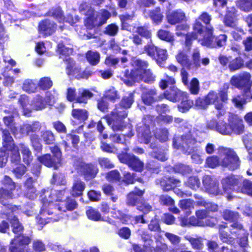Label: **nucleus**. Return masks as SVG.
Wrapping results in <instances>:
<instances>
[{
	"instance_id": "obj_3",
	"label": "nucleus",
	"mask_w": 252,
	"mask_h": 252,
	"mask_svg": "<svg viewBox=\"0 0 252 252\" xmlns=\"http://www.w3.org/2000/svg\"><path fill=\"white\" fill-rule=\"evenodd\" d=\"M210 20L208 24H204L203 35L198 39L202 46L211 49H217L224 47L226 45L228 37L226 34L222 33L218 35L214 34V28L211 25Z\"/></svg>"
},
{
	"instance_id": "obj_16",
	"label": "nucleus",
	"mask_w": 252,
	"mask_h": 252,
	"mask_svg": "<svg viewBox=\"0 0 252 252\" xmlns=\"http://www.w3.org/2000/svg\"><path fill=\"white\" fill-rule=\"evenodd\" d=\"M57 28V25L55 22L49 19H44L38 23L37 30L39 34L46 37L54 33Z\"/></svg>"
},
{
	"instance_id": "obj_35",
	"label": "nucleus",
	"mask_w": 252,
	"mask_h": 252,
	"mask_svg": "<svg viewBox=\"0 0 252 252\" xmlns=\"http://www.w3.org/2000/svg\"><path fill=\"white\" fill-rule=\"evenodd\" d=\"M19 146L22 155L23 161L28 166L31 164L33 160L32 152L29 147L24 143H20Z\"/></svg>"
},
{
	"instance_id": "obj_64",
	"label": "nucleus",
	"mask_w": 252,
	"mask_h": 252,
	"mask_svg": "<svg viewBox=\"0 0 252 252\" xmlns=\"http://www.w3.org/2000/svg\"><path fill=\"white\" fill-rule=\"evenodd\" d=\"M103 98L110 101L114 102L120 98V96L117 91L114 87H112L105 92L103 94Z\"/></svg>"
},
{
	"instance_id": "obj_18",
	"label": "nucleus",
	"mask_w": 252,
	"mask_h": 252,
	"mask_svg": "<svg viewBox=\"0 0 252 252\" xmlns=\"http://www.w3.org/2000/svg\"><path fill=\"white\" fill-rule=\"evenodd\" d=\"M241 181L234 175H230L223 178L221 181L224 194H229L232 191H236L241 185Z\"/></svg>"
},
{
	"instance_id": "obj_63",
	"label": "nucleus",
	"mask_w": 252,
	"mask_h": 252,
	"mask_svg": "<svg viewBox=\"0 0 252 252\" xmlns=\"http://www.w3.org/2000/svg\"><path fill=\"white\" fill-rule=\"evenodd\" d=\"M237 192H241L252 196V182L245 180L243 183L241 182L240 186L237 188Z\"/></svg>"
},
{
	"instance_id": "obj_20",
	"label": "nucleus",
	"mask_w": 252,
	"mask_h": 252,
	"mask_svg": "<svg viewBox=\"0 0 252 252\" xmlns=\"http://www.w3.org/2000/svg\"><path fill=\"white\" fill-rule=\"evenodd\" d=\"M181 181L173 176H163L159 180V184L164 191H169L180 186Z\"/></svg>"
},
{
	"instance_id": "obj_53",
	"label": "nucleus",
	"mask_w": 252,
	"mask_h": 252,
	"mask_svg": "<svg viewBox=\"0 0 252 252\" xmlns=\"http://www.w3.org/2000/svg\"><path fill=\"white\" fill-rule=\"evenodd\" d=\"M136 33L141 37H144L147 39H151L152 36L151 30L148 25L145 24L143 26H139L136 28Z\"/></svg>"
},
{
	"instance_id": "obj_58",
	"label": "nucleus",
	"mask_w": 252,
	"mask_h": 252,
	"mask_svg": "<svg viewBox=\"0 0 252 252\" xmlns=\"http://www.w3.org/2000/svg\"><path fill=\"white\" fill-rule=\"evenodd\" d=\"M100 54L96 51H88L86 54V58L92 65H96L100 62Z\"/></svg>"
},
{
	"instance_id": "obj_49",
	"label": "nucleus",
	"mask_w": 252,
	"mask_h": 252,
	"mask_svg": "<svg viewBox=\"0 0 252 252\" xmlns=\"http://www.w3.org/2000/svg\"><path fill=\"white\" fill-rule=\"evenodd\" d=\"M190 60V70L196 69L201 66V56L199 50L195 49L191 54Z\"/></svg>"
},
{
	"instance_id": "obj_45",
	"label": "nucleus",
	"mask_w": 252,
	"mask_h": 252,
	"mask_svg": "<svg viewBox=\"0 0 252 252\" xmlns=\"http://www.w3.org/2000/svg\"><path fill=\"white\" fill-rule=\"evenodd\" d=\"M101 190L105 196L110 197V200L113 202H116L118 199V196L114 194L115 189L112 185L110 184L105 183L101 186Z\"/></svg>"
},
{
	"instance_id": "obj_39",
	"label": "nucleus",
	"mask_w": 252,
	"mask_h": 252,
	"mask_svg": "<svg viewBox=\"0 0 252 252\" xmlns=\"http://www.w3.org/2000/svg\"><path fill=\"white\" fill-rule=\"evenodd\" d=\"M227 226L225 225H220L219 227V234L220 240L228 244L234 243V239L231 236L232 234L225 230Z\"/></svg>"
},
{
	"instance_id": "obj_2",
	"label": "nucleus",
	"mask_w": 252,
	"mask_h": 252,
	"mask_svg": "<svg viewBox=\"0 0 252 252\" xmlns=\"http://www.w3.org/2000/svg\"><path fill=\"white\" fill-rule=\"evenodd\" d=\"M3 186L0 188V203L5 207V210L9 214L15 213L21 210L20 205L8 203L9 200L16 198L14 191L16 188V183L8 175H4L1 180Z\"/></svg>"
},
{
	"instance_id": "obj_42",
	"label": "nucleus",
	"mask_w": 252,
	"mask_h": 252,
	"mask_svg": "<svg viewBox=\"0 0 252 252\" xmlns=\"http://www.w3.org/2000/svg\"><path fill=\"white\" fill-rule=\"evenodd\" d=\"M66 63L65 70L68 75H75L79 71V66H76L75 61L71 58L63 60Z\"/></svg>"
},
{
	"instance_id": "obj_62",
	"label": "nucleus",
	"mask_w": 252,
	"mask_h": 252,
	"mask_svg": "<svg viewBox=\"0 0 252 252\" xmlns=\"http://www.w3.org/2000/svg\"><path fill=\"white\" fill-rule=\"evenodd\" d=\"M31 146L33 150L37 153H41L42 150V145L40 141V138L37 134H31L30 137Z\"/></svg>"
},
{
	"instance_id": "obj_46",
	"label": "nucleus",
	"mask_w": 252,
	"mask_h": 252,
	"mask_svg": "<svg viewBox=\"0 0 252 252\" xmlns=\"http://www.w3.org/2000/svg\"><path fill=\"white\" fill-rule=\"evenodd\" d=\"M71 141L73 147L78 149V144L80 141V137L78 135L72 133H68L65 135V139L63 141V144L65 147V150L69 147L68 142Z\"/></svg>"
},
{
	"instance_id": "obj_15",
	"label": "nucleus",
	"mask_w": 252,
	"mask_h": 252,
	"mask_svg": "<svg viewBox=\"0 0 252 252\" xmlns=\"http://www.w3.org/2000/svg\"><path fill=\"white\" fill-rule=\"evenodd\" d=\"M230 122V136L242 135L245 132V126L243 119L238 115L231 114L228 119Z\"/></svg>"
},
{
	"instance_id": "obj_43",
	"label": "nucleus",
	"mask_w": 252,
	"mask_h": 252,
	"mask_svg": "<svg viewBox=\"0 0 252 252\" xmlns=\"http://www.w3.org/2000/svg\"><path fill=\"white\" fill-rule=\"evenodd\" d=\"M50 183L55 186H65L66 181L64 174L61 171L55 172L53 173L50 180Z\"/></svg>"
},
{
	"instance_id": "obj_24",
	"label": "nucleus",
	"mask_w": 252,
	"mask_h": 252,
	"mask_svg": "<svg viewBox=\"0 0 252 252\" xmlns=\"http://www.w3.org/2000/svg\"><path fill=\"white\" fill-rule=\"evenodd\" d=\"M232 226L239 231V236L236 238L238 239V244L242 248L247 247L248 246L249 233L244 228L243 225L239 222H235Z\"/></svg>"
},
{
	"instance_id": "obj_21",
	"label": "nucleus",
	"mask_w": 252,
	"mask_h": 252,
	"mask_svg": "<svg viewBox=\"0 0 252 252\" xmlns=\"http://www.w3.org/2000/svg\"><path fill=\"white\" fill-rule=\"evenodd\" d=\"M145 193V190L135 187L134 190L130 191L126 195V203L127 206L134 207L140 203Z\"/></svg>"
},
{
	"instance_id": "obj_29",
	"label": "nucleus",
	"mask_w": 252,
	"mask_h": 252,
	"mask_svg": "<svg viewBox=\"0 0 252 252\" xmlns=\"http://www.w3.org/2000/svg\"><path fill=\"white\" fill-rule=\"evenodd\" d=\"M38 161L41 164L49 168H53L57 170L58 168V161L52 157L50 154H46L38 156L37 158Z\"/></svg>"
},
{
	"instance_id": "obj_28",
	"label": "nucleus",
	"mask_w": 252,
	"mask_h": 252,
	"mask_svg": "<svg viewBox=\"0 0 252 252\" xmlns=\"http://www.w3.org/2000/svg\"><path fill=\"white\" fill-rule=\"evenodd\" d=\"M134 96L133 93H130L127 95L124 96L120 103L116 105L115 108H118L119 111L127 112L126 110L130 108L134 102Z\"/></svg>"
},
{
	"instance_id": "obj_48",
	"label": "nucleus",
	"mask_w": 252,
	"mask_h": 252,
	"mask_svg": "<svg viewBox=\"0 0 252 252\" xmlns=\"http://www.w3.org/2000/svg\"><path fill=\"white\" fill-rule=\"evenodd\" d=\"M157 35L159 39L167 42L173 43L175 40L174 35L168 30L159 29Z\"/></svg>"
},
{
	"instance_id": "obj_41",
	"label": "nucleus",
	"mask_w": 252,
	"mask_h": 252,
	"mask_svg": "<svg viewBox=\"0 0 252 252\" xmlns=\"http://www.w3.org/2000/svg\"><path fill=\"white\" fill-rule=\"evenodd\" d=\"M56 51L60 58H65L72 55L73 49L66 47L63 42H60L57 44Z\"/></svg>"
},
{
	"instance_id": "obj_25",
	"label": "nucleus",
	"mask_w": 252,
	"mask_h": 252,
	"mask_svg": "<svg viewBox=\"0 0 252 252\" xmlns=\"http://www.w3.org/2000/svg\"><path fill=\"white\" fill-rule=\"evenodd\" d=\"M35 181L32 177L26 179L23 183L24 195L26 198L33 200L36 197V190L34 186Z\"/></svg>"
},
{
	"instance_id": "obj_51",
	"label": "nucleus",
	"mask_w": 252,
	"mask_h": 252,
	"mask_svg": "<svg viewBox=\"0 0 252 252\" xmlns=\"http://www.w3.org/2000/svg\"><path fill=\"white\" fill-rule=\"evenodd\" d=\"M134 63L135 68L133 69L136 71L138 76L140 74L149 69V63L147 61L138 59L134 61Z\"/></svg>"
},
{
	"instance_id": "obj_4",
	"label": "nucleus",
	"mask_w": 252,
	"mask_h": 252,
	"mask_svg": "<svg viewBox=\"0 0 252 252\" xmlns=\"http://www.w3.org/2000/svg\"><path fill=\"white\" fill-rule=\"evenodd\" d=\"M212 20V16L208 12L203 11L195 19L192 24V31L185 34V45L189 49L193 41L199 39V36L203 35L204 24H208Z\"/></svg>"
},
{
	"instance_id": "obj_19",
	"label": "nucleus",
	"mask_w": 252,
	"mask_h": 252,
	"mask_svg": "<svg viewBox=\"0 0 252 252\" xmlns=\"http://www.w3.org/2000/svg\"><path fill=\"white\" fill-rule=\"evenodd\" d=\"M141 98L142 102L145 105L152 106L154 103L161 101L164 98V96L162 94L158 95L156 89H151L143 92Z\"/></svg>"
},
{
	"instance_id": "obj_10",
	"label": "nucleus",
	"mask_w": 252,
	"mask_h": 252,
	"mask_svg": "<svg viewBox=\"0 0 252 252\" xmlns=\"http://www.w3.org/2000/svg\"><path fill=\"white\" fill-rule=\"evenodd\" d=\"M219 150L224 156L221 161L222 166L228 167L232 170L236 169L239 167L240 164V159L236 153L233 149L220 147Z\"/></svg>"
},
{
	"instance_id": "obj_61",
	"label": "nucleus",
	"mask_w": 252,
	"mask_h": 252,
	"mask_svg": "<svg viewBox=\"0 0 252 252\" xmlns=\"http://www.w3.org/2000/svg\"><path fill=\"white\" fill-rule=\"evenodd\" d=\"M208 95L209 93L204 97H198L195 100V106L199 109H206L211 104Z\"/></svg>"
},
{
	"instance_id": "obj_47",
	"label": "nucleus",
	"mask_w": 252,
	"mask_h": 252,
	"mask_svg": "<svg viewBox=\"0 0 252 252\" xmlns=\"http://www.w3.org/2000/svg\"><path fill=\"white\" fill-rule=\"evenodd\" d=\"M121 20V27L122 30L131 32L132 26L130 24L132 20V17L129 14H124L119 16Z\"/></svg>"
},
{
	"instance_id": "obj_11",
	"label": "nucleus",
	"mask_w": 252,
	"mask_h": 252,
	"mask_svg": "<svg viewBox=\"0 0 252 252\" xmlns=\"http://www.w3.org/2000/svg\"><path fill=\"white\" fill-rule=\"evenodd\" d=\"M143 125L137 128V135L143 143L149 144L152 138L150 126L155 124L154 116L150 115H145L142 119Z\"/></svg>"
},
{
	"instance_id": "obj_56",
	"label": "nucleus",
	"mask_w": 252,
	"mask_h": 252,
	"mask_svg": "<svg viewBox=\"0 0 252 252\" xmlns=\"http://www.w3.org/2000/svg\"><path fill=\"white\" fill-rule=\"evenodd\" d=\"M154 136L161 142H164L168 140L169 131L166 128H157L154 133Z\"/></svg>"
},
{
	"instance_id": "obj_60",
	"label": "nucleus",
	"mask_w": 252,
	"mask_h": 252,
	"mask_svg": "<svg viewBox=\"0 0 252 252\" xmlns=\"http://www.w3.org/2000/svg\"><path fill=\"white\" fill-rule=\"evenodd\" d=\"M145 168L151 174H158L161 171L160 164L155 160H150L147 162Z\"/></svg>"
},
{
	"instance_id": "obj_31",
	"label": "nucleus",
	"mask_w": 252,
	"mask_h": 252,
	"mask_svg": "<svg viewBox=\"0 0 252 252\" xmlns=\"http://www.w3.org/2000/svg\"><path fill=\"white\" fill-rule=\"evenodd\" d=\"M180 101V103L177 105V108L179 112L183 113L188 112L194 104L193 100L190 98L187 93Z\"/></svg>"
},
{
	"instance_id": "obj_14",
	"label": "nucleus",
	"mask_w": 252,
	"mask_h": 252,
	"mask_svg": "<svg viewBox=\"0 0 252 252\" xmlns=\"http://www.w3.org/2000/svg\"><path fill=\"white\" fill-rule=\"evenodd\" d=\"M213 118L207 124V127L212 130H214L223 135L230 136V122H226L223 120Z\"/></svg>"
},
{
	"instance_id": "obj_55",
	"label": "nucleus",
	"mask_w": 252,
	"mask_h": 252,
	"mask_svg": "<svg viewBox=\"0 0 252 252\" xmlns=\"http://www.w3.org/2000/svg\"><path fill=\"white\" fill-rule=\"evenodd\" d=\"M46 104L44 98L39 95L34 97L32 102V109L35 111L41 110L46 107Z\"/></svg>"
},
{
	"instance_id": "obj_54",
	"label": "nucleus",
	"mask_w": 252,
	"mask_h": 252,
	"mask_svg": "<svg viewBox=\"0 0 252 252\" xmlns=\"http://www.w3.org/2000/svg\"><path fill=\"white\" fill-rule=\"evenodd\" d=\"M173 170L174 172L181 174L183 175H188L192 172L191 167L188 165L178 163L174 165Z\"/></svg>"
},
{
	"instance_id": "obj_26",
	"label": "nucleus",
	"mask_w": 252,
	"mask_h": 252,
	"mask_svg": "<svg viewBox=\"0 0 252 252\" xmlns=\"http://www.w3.org/2000/svg\"><path fill=\"white\" fill-rule=\"evenodd\" d=\"M71 115L73 119L78 121V123L75 120H71V124L73 126H76L79 124L84 123L89 117V112L85 109L75 108L71 111Z\"/></svg>"
},
{
	"instance_id": "obj_13",
	"label": "nucleus",
	"mask_w": 252,
	"mask_h": 252,
	"mask_svg": "<svg viewBox=\"0 0 252 252\" xmlns=\"http://www.w3.org/2000/svg\"><path fill=\"white\" fill-rule=\"evenodd\" d=\"M195 216L191 217V221L193 226H214L216 218L210 216V211L205 209L196 211Z\"/></svg>"
},
{
	"instance_id": "obj_59",
	"label": "nucleus",
	"mask_w": 252,
	"mask_h": 252,
	"mask_svg": "<svg viewBox=\"0 0 252 252\" xmlns=\"http://www.w3.org/2000/svg\"><path fill=\"white\" fill-rule=\"evenodd\" d=\"M7 150H9L11 152L10 158L11 163L15 165H18L20 163L21 158L18 147L14 146L10 147Z\"/></svg>"
},
{
	"instance_id": "obj_7",
	"label": "nucleus",
	"mask_w": 252,
	"mask_h": 252,
	"mask_svg": "<svg viewBox=\"0 0 252 252\" xmlns=\"http://www.w3.org/2000/svg\"><path fill=\"white\" fill-rule=\"evenodd\" d=\"M118 110V108H115L110 115L103 117L114 131H123L126 126L124 119L127 116V112Z\"/></svg>"
},
{
	"instance_id": "obj_38",
	"label": "nucleus",
	"mask_w": 252,
	"mask_h": 252,
	"mask_svg": "<svg viewBox=\"0 0 252 252\" xmlns=\"http://www.w3.org/2000/svg\"><path fill=\"white\" fill-rule=\"evenodd\" d=\"M45 16L53 17L59 23L63 22L64 20V13L60 6L51 8L45 14Z\"/></svg>"
},
{
	"instance_id": "obj_37",
	"label": "nucleus",
	"mask_w": 252,
	"mask_h": 252,
	"mask_svg": "<svg viewBox=\"0 0 252 252\" xmlns=\"http://www.w3.org/2000/svg\"><path fill=\"white\" fill-rule=\"evenodd\" d=\"M93 95V93L89 90L86 89H80L78 90L76 103L85 104H87L88 100L91 98Z\"/></svg>"
},
{
	"instance_id": "obj_9",
	"label": "nucleus",
	"mask_w": 252,
	"mask_h": 252,
	"mask_svg": "<svg viewBox=\"0 0 252 252\" xmlns=\"http://www.w3.org/2000/svg\"><path fill=\"white\" fill-rule=\"evenodd\" d=\"M118 158L121 163L127 165L133 171L141 172L144 169V162L132 154L122 152L118 154Z\"/></svg>"
},
{
	"instance_id": "obj_44",
	"label": "nucleus",
	"mask_w": 252,
	"mask_h": 252,
	"mask_svg": "<svg viewBox=\"0 0 252 252\" xmlns=\"http://www.w3.org/2000/svg\"><path fill=\"white\" fill-rule=\"evenodd\" d=\"M86 214L87 218L92 221H99L104 220L101 213L97 209L92 206H89L87 208L86 211Z\"/></svg>"
},
{
	"instance_id": "obj_30",
	"label": "nucleus",
	"mask_w": 252,
	"mask_h": 252,
	"mask_svg": "<svg viewBox=\"0 0 252 252\" xmlns=\"http://www.w3.org/2000/svg\"><path fill=\"white\" fill-rule=\"evenodd\" d=\"M123 76L121 77V80L127 86H131L138 78L137 74L134 69L129 70L128 69H126L123 72Z\"/></svg>"
},
{
	"instance_id": "obj_1",
	"label": "nucleus",
	"mask_w": 252,
	"mask_h": 252,
	"mask_svg": "<svg viewBox=\"0 0 252 252\" xmlns=\"http://www.w3.org/2000/svg\"><path fill=\"white\" fill-rule=\"evenodd\" d=\"M41 201L43 203L42 210L44 213H47L49 215H54V217L50 218L53 220H57L59 219L58 212H65L66 211H72L76 209L78 207L77 201L70 197H67L61 203L57 204L54 203L53 200L47 199V195H41L40 196Z\"/></svg>"
},
{
	"instance_id": "obj_36",
	"label": "nucleus",
	"mask_w": 252,
	"mask_h": 252,
	"mask_svg": "<svg viewBox=\"0 0 252 252\" xmlns=\"http://www.w3.org/2000/svg\"><path fill=\"white\" fill-rule=\"evenodd\" d=\"M86 185L80 179L76 180L71 188V194L73 197H78L83 195Z\"/></svg>"
},
{
	"instance_id": "obj_52",
	"label": "nucleus",
	"mask_w": 252,
	"mask_h": 252,
	"mask_svg": "<svg viewBox=\"0 0 252 252\" xmlns=\"http://www.w3.org/2000/svg\"><path fill=\"white\" fill-rule=\"evenodd\" d=\"M235 3L237 7L243 12L252 11V0H236Z\"/></svg>"
},
{
	"instance_id": "obj_33",
	"label": "nucleus",
	"mask_w": 252,
	"mask_h": 252,
	"mask_svg": "<svg viewBox=\"0 0 252 252\" xmlns=\"http://www.w3.org/2000/svg\"><path fill=\"white\" fill-rule=\"evenodd\" d=\"M177 62L182 66V68L190 70V60L184 50H179L175 56Z\"/></svg>"
},
{
	"instance_id": "obj_32",
	"label": "nucleus",
	"mask_w": 252,
	"mask_h": 252,
	"mask_svg": "<svg viewBox=\"0 0 252 252\" xmlns=\"http://www.w3.org/2000/svg\"><path fill=\"white\" fill-rule=\"evenodd\" d=\"M2 144L5 150H8L13 146H16L14 141L11 135L9 130L7 128H1Z\"/></svg>"
},
{
	"instance_id": "obj_50",
	"label": "nucleus",
	"mask_w": 252,
	"mask_h": 252,
	"mask_svg": "<svg viewBox=\"0 0 252 252\" xmlns=\"http://www.w3.org/2000/svg\"><path fill=\"white\" fill-rule=\"evenodd\" d=\"M148 229L151 232H154L158 236L161 237L162 230L160 227L159 220L157 218L152 219L148 225Z\"/></svg>"
},
{
	"instance_id": "obj_23",
	"label": "nucleus",
	"mask_w": 252,
	"mask_h": 252,
	"mask_svg": "<svg viewBox=\"0 0 252 252\" xmlns=\"http://www.w3.org/2000/svg\"><path fill=\"white\" fill-rule=\"evenodd\" d=\"M187 94L179 90L175 86H170V90L165 91L162 94L164 98L173 102H179Z\"/></svg>"
},
{
	"instance_id": "obj_6",
	"label": "nucleus",
	"mask_w": 252,
	"mask_h": 252,
	"mask_svg": "<svg viewBox=\"0 0 252 252\" xmlns=\"http://www.w3.org/2000/svg\"><path fill=\"white\" fill-rule=\"evenodd\" d=\"M73 166L80 175L83 177L86 182H89L94 179L99 172L97 165L92 162H85L82 160H76Z\"/></svg>"
},
{
	"instance_id": "obj_17",
	"label": "nucleus",
	"mask_w": 252,
	"mask_h": 252,
	"mask_svg": "<svg viewBox=\"0 0 252 252\" xmlns=\"http://www.w3.org/2000/svg\"><path fill=\"white\" fill-rule=\"evenodd\" d=\"M202 183L206 191L210 194L221 195L224 194L223 189L219 188V183L215 181L210 175L203 177Z\"/></svg>"
},
{
	"instance_id": "obj_27",
	"label": "nucleus",
	"mask_w": 252,
	"mask_h": 252,
	"mask_svg": "<svg viewBox=\"0 0 252 252\" xmlns=\"http://www.w3.org/2000/svg\"><path fill=\"white\" fill-rule=\"evenodd\" d=\"M180 140L181 141L180 146L187 149V150H193L194 145L197 142L196 139L193 136L190 130L183 134Z\"/></svg>"
},
{
	"instance_id": "obj_12",
	"label": "nucleus",
	"mask_w": 252,
	"mask_h": 252,
	"mask_svg": "<svg viewBox=\"0 0 252 252\" xmlns=\"http://www.w3.org/2000/svg\"><path fill=\"white\" fill-rule=\"evenodd\" d=\"M144 51L158 64L161 63L168 58L166 49L156 46L152 42L148 43L144 46Z\"/></svg>"
},
{
	"instance_id": "obj_40",
	"label": "nucleus",
	"mask_w": 252,
	"mask_h": 252,
	"mask_svg": "<svg viewBox=\"0 0 252 252\" xmlns=\"http://www.w3.org/2000/svg\"><path fill=\"white\" fill-rule=\"evenodd\" d=\"M245 66V63L244 59L239 56L235 58L231 57L229 64V69L230 71H235L242 69Z\"/></svg>"
},
{
	"instance_id": "obj_57",
	"label": "nucleus",
	"mask_w": 252,
	"mask_h": 252,
	"mask_svg": "<svg viewBox=\"0 0 252 252\" xmlns=\"http://www.w3.org/2000/svg\"><path fill=\"white\" fill-rule=\"evenodd\" d=\"M41 137L45 145H52L55 141V135L50 130L42 131Z\"/></svg>"
},
{
	"instance_id": "obj_5",
	"label": "nucleus",
	"mask_w": 252,
	"mask_h": 252,
	"mask_svg": "<svg viewBox=\"0 0 252 252\" xmlns=\"http://www.w3.org/2000/svg\"><path fill=\"white\" fill-rule=\"evenodd\" d=\"M229 84L224 83L222 87L218 92L210 91L209 92V99L211 104L214 105V108L218 111L216 116L217 118L223 116L225 113L224 106L229 100L228 90Z\"/></svg>"
},
{
	"instance_id": "obj_8",
	"label": "nucleus",
	"mask_w": 252,
	"mask_h": 252,
	"mask_svg": "<svg viewBox=\"0 0 252 252\" xmlns=\"http://www.w3.org/2000/svg\"><path fill=\"white\" fill-rule=\"evenodd\" d=\"M251 78L250 73L245 72L243 74L232 76L230 83L235 88L242 90L243 95L246 97L251 91L252 81Z\"/></svg>"
},
{
	"instance_id": "obj_22",
	"label": "nucleus",
	"mask_w": 252,
	"mask_h": 252,
	"mask_svg": "<svg viewBox=\"0 0 252 252\" xmlns=\"http://www.w3.org/2000/svg\"><path fill=\"white\" fill-rule=\"evenodd\" d=\"M166 19L168 24L171 25H175L186 22L187 18L185 13L182 10L179 9L168 14Z\"/></svg>"
},
{
	"instance_id": "obj_34",
	"label": "nucleus",
	"mask_w": 252,
	"mask_h": 252,
	"mask_svg": "<svg viewBox=\"0 0 252 252\" xmlns=\"http://www.w3.org/2000/svg\"><path fill=\"white\" fill-rule=\"evenodd\" d=\"M148 16L152 21V23L157 25L162 23L164 17L161 9L159 6L149 10Z\"/></svg>"
}]
</instances>
